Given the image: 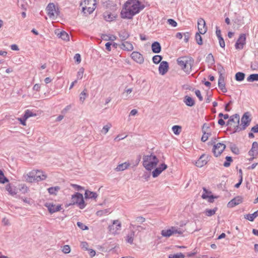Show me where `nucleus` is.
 <instances>
[{
    "instance_id": "obj_1",
    "label": "nucleus",
    "mask_w": 258,
    "mask_h": 258,
    "mask_svg": "<svg viewBox=\"0 0 258 258\" xmlns=\"http://www.w3.org/2000/svg\"><path fill=\"white\" fill-rule=\"evenodd\" d=\"M194 62V59L191 57L182 56L177 59V64L187 74L191 72Z\"/></svg>"
},
{
    "instance_id": "obj_2",
    "label": "nucleus",
    "mask_w": 258,
    "mask_h": 258,
    "mask_svg": "<svg viewBox=\"0 0 258 258\" xmlns=\"http://www.w3.org/2000/svg\"><path fill=\"white\" fill-rule=\"evenodd\" d=\"M143 160V165L148 171L154 169L159 162V159L156 156L152 154L144 155Z\"/></svg>"
},
{
    "instance_id": "obj_3",
    "label": "nucleus",
    "mask_w": 258,
    "mask_h": 258,
    "mask_svg": "<svg viewBox=\"0 0 258 258\" xmlns=\"http://www.w3.org/2000/svg\"><path fill=\"white\" fill-rule=\"evenodd\" d=\"M241 124H238L234 126V130L232 134L239 132L241 131L244 130L250 124L251 119L249 118L248 112H245L242 115L241 119Z\"/></svg>"
},
{
    "instance_id": "obj_4",
    "label": "nucleus",
    "mask_w": 258,
    "mask_h": 258,
    "mask_svg": "<svg viewBox=\"0 0 258 258\" xmlns=\"http://www.w3.org/2000/svg\"><path fill=\"white\" fill-rule=\"evenodd\" d=\"M145 8V5L139 0H130V19Z\"/></svg>"
},
{
    "instance_id": "obj_5",
    "label": "nucleus",
    "mask_w": 258,
    "mask_h": 258,
    "mask_svg": "<svg viewBox=\"0 0 258 258\" xmlns=\"http://www.w3.org/2000/svg\"><path fill=\"white\" fill-rule=\"evenodd\" d=\"M27 176V180L30 182L34 180L39 181L44 180L46 178V175L40 170H33L29 172Z\"/></svg>"
},
{
    "instance_id": "obj_6",
    "label": "nucleus",
    "mask_w": 258,
    "mask_h": 258,
    "mask_svg": "<svg viewBox=\"0 0 258 258\" xmlns=\"http://www.w3.org/2000/svg\"><path fill=\"white\" fill-rule=\"evenodd\" d=\"M72 199L73 204H78L80 209H83L85 207L86 205L82 194L76 192L72 196Z\"/></svg>"
},
{
    "instance_id": "obj_7",
    "label": "nucleus",
    "mask_w": 258,
    "mask_h": 258,
    "mask_svg": "<svg viewBox=\"0 0 258 258\" xmlns=\"http://www.w3.org/2000/svg\"><path fill=\"white\" fill-rule=\"evenodd\" d=\"M46 11L49 18H54L58 15L59 13L58 8H55V6L53 3H49L46 8Z\"/></svg>"
},
{
    "instance_id": "obj_8",
    "label": "nucleus",
    "mask_w": 258,
    "mask_h": 258,
    "mask_svg": "<svg viewBox=\"0 0 258 258\" xmlns=\"http://www.w3.org/2000/svg\"><path fill=\"white\" fill-rule=\"evenodd\" d=\"M225 148V145L223 143H219L217 144H214L213 148V152L214 156L216 157L220 156Z\"/></svg>"
},
{
    "instance_id": "obj_9",
    "label": "nucleus",
    "mask_w": 258,
    "mask_h": 258,
    "mask_svg": "<svg viewBox=\"0 0 258 258\" xmlns=\"http://www.w3.org/2000/svg\"><path fill=\"white\" fill-rule=\"evenodd\" d=\"M246 44V35L245 34H240L239 38L237 40L235 47L236 49H242Z\"/></svg>"
},
{
    "instance_id": "obj_10",
    "label": "nucleus",
    "mask_w": 258,
    "mask_h": 258,
    "mask_svg": "<svg viewBox=\"0 0 258 258\" xmlns=\"http://www.w3.org/2000/svg\"><path fill=\"white\" fill-rule=\"evenodd\" d=\"M120 16L122 19H129V0L126 1L123 5Z\"/></svg>"
},
{
    "instance_id": "obj_11",
    "label": "nucleus",
    "mask_w": 258,
    "mask_h": 258,
    "mask_svg": "<svg viewBox=\"0 0 258 258\" xmlns=\"http://www.w3.org/2000/svg\"><path fill=\"white\" fill-rule=\"evenodd\" d=\"M132 58L136 62L142 64L144 62V59L143 55L139 52L134 51L130 54Z\"/></svg>"
},
{
    "instance_id": "obj_12",
    "label": "nucleus",
    "mask_w": 258,
    "mask_h": 258,
    "mask_svg": "<svg viewBox=\"0 0 258 258\" xmlns=\"http://www.w3.org/2000/svg\"><path fill=\"white\" fill-rule=\"evenodd\" d=\"M169 70V63L166 61H162L159 66V73L161 75H164Z\"/></svg>"
},
{
    "instance_id": "obj_13",
    "label": "nucleus",
    "mask_w": 258,
    "mask_h": 258,
    "mask_svg": "<svg viewBox=\"0 0 258 258\" xmlns=\"http://www.w3.org/2000/svg\"><path fill=\"white\" fill-rule=\"evenodd\" d=\"M45 206L47 208L50 214H53L56 212L60 211L61 209L60 205L55 206L52 203H47L45 204Z\"/></svg>"
},
{
    "instance_id": "obj_14",
    "label": "nucleus",
    "mask_w": 258,
    "mask_h": 258,
    "mask_svg": "<svg viewBox=\"0 0 258 258\" xmlns=\"http://www.w3.org/2000/svg\"><path fill=\"white\" fill-rule=\"evenodd\" d=\"M120 222L118 220H114L112 224L108 226V229L110 232L115 233L118 230L120 229Z\"/></svg>"
},
{
    "instance_id": "obj_15",
    "label": "nucleus",
    "mask_w": 258,
    "mask_h": 258,
    "mask_svg": "<svg viewBox=\"0 0 258 258\" xmlns=\"http://www.w3.org/2000/svg\"><path fill=\"white\" fill-rule=\"evenodd\" d=\"M198 25L199 32L202 34H205L207 32L205 20L202 18L199 19L198 21Z\"/></svg>"
},
{
    "instance_id": "obj_16",
    "label": "nucleus",
    "mask_w": 258,
    "mask_h": 258,
    "mask_svg": "<svg viewBox=\"0 0 258 258\" xmlns=\"http://www.w3.org/2000/svg\"><path fill=\"white\" fill-rule=\"evenodd\" d=\"M242 200L243 199L241 197L237 196L228 202L227 207L228 208H233L235 206L241 203L242 202Z\"/></svg>"
},
{
    "instance_id": "obj_17",
    "label": "nucleus",
    "mask_w": 258,
    "mask_h": 258,
    "mask_svg": "<svg viewBox=\"0 0 258 258\" xmlns=\"http://www.w3.org/2000/svg\"><path fill=\"white\" fill-rule=\"evenodd\" d=\"M208 157L205 154L202 155L196 163V165L198 167H202L208 162Z\"/></svg>"
},
{
    "instance_id": "obj_18",
    "label": "nucleus",
    "mask_w": 258,
    "mask_h": 258,
    "mask_svg": "<svg viewBox=\"0 0 258 258\" xmlns=\"http://www.w3.org/2000/svg\"><path fill=\"white\" fill-rule=\"evenodd\" d=\"M250 156H256L258 155V143L257 142H253L251 149L248 152Z\"/></svg>"
},
{
    "instance_id": "obj_19",
    "label": "nucleus",
    "mask_w": 258,
    "mask_h": 258,
    "mask_svg": "<svg viewBox=\"0 0 258 258\" xmlns=\"http://www.w3.org/2000/svg\"><path fill=\"white\" fill-rule=\"evenodd\" d=\"M128 36L129 34L128 33L126 34V36H122V35H120V37L121 38L122 41H123L121 44L120 47L121 48L127 51L129 50V43L128 41H125V39L128 38Z\"/></svg>"
},
{
    "instance_id": "obj_20",
    "label": "nucleus",
    "mask_w": 258,
    "mask_h": 258,
    "mask_svg": "<svg viewBox=\"0 0 258 258\" xmlns=\"http://www.w3.org/2000/svg\"><path fill=\"white\" fill-rule=\"evenodd\" d=\"M151 48L153 52L155 53H159L161 51V46L158 41H154L152 43Z\"/></svg>"
},
{
    "instance_id": "obj_21",
    "label": "nucleus",
    "mask_w": 258,
    "mask_h": 258,
    "mask_svg": "<svg viewBox=\"0 0 258 258\" xmlns=\"http://www.w3.org/2000/svg\"><path fill=\"white\" fill-rule=\"evenodd\" d=\"M183 102L187 106L189 107H192L195 104V100L192 97L187 95L184 97Z\"/></svg>"
},
{
    "instance_id": "obj_22",
    "label": "nucleus",
    "mask_w": 258,
    "mask_h": 258,
    "mask_svg": "<svg viewBox=\"0 0 258 258\" xmlns=\"http://www.w3.org/2000/svg\"><path fill=\"white\" fill-rule=\"evenodd\" d=\"M84 195H85V198L86 199H95L96 198H97V197L98 196L96 192H93V191H91L89 190H86Z\"/></svg>"
},
{
    "instance_id": "obj_23",
    "label": "nucleus",
    "mask_w": 258,
    "mask_h": 258,
    "mask_svg": "<svg viewBox=\"0 0 258 258\" xmlns=\"http://www.w3.org/2000/svg\"><path fill=\"white\" fill-rule=\"evenodd\" d=\"M258 216V210L252 214H248L244 216V218L250 221H253L254 219Z\"/></svg>"
},
{
    "instance_id": "obj_24",
    "label": "nucleus",
    "mask_w": 258,
    "mask_h": 258,
    "mask_svg": "<svg viewBox=\"0 0 258 258\" xmlns=\"http://www.w3.org/2000/svg\"><path fill=\"white\" fill-rule=\"evenodd\" d=\"M162 236L165 237H169L173 235L172 227L168 229H164L161 232Z\"/></svg>"
},
{
    "instance_id": "obj_25",
    "label": "nucleus",
    "mask_w": 258,
    "mask_h": 258,
    "mask_svg": "<svg viewBox=\"0 0 258 258\" xmlns=\"http://www.w3.org/2000/svg\"><path fill=\"white\" fill-rule=\"evenodd\" d=\"M230 121L234 122L237 124H239L240 117L238 114H235L230 116L229 118Z\"/></svg>"
},
{
    "instance_id": "obj_26",
    "label": "nucleus",
    "mask_w": 258,
    "mask_h": 258,
    "mask_svg": "<svg viewBox=\"0 0 258 258\" xmlns=\"http://www.w3.org/2000/svg\"><path fill=\"white\" fill-rule=\"evenodd\" d=\"M57 36L63 40H65V41L69 40V38H70L69 35L64 31H62L59 33H58Z\"/></svg>"
},
{
    "instance_id": "obj_27",
    "label": "nucleus",
    "mask_w": 258,
    "mask_h": 258,
    "mask_svg": "<svg viewBox=\"0 0 258 258\" xmlns=\"http://www.w3.org/2000/svg\"><path fill=\"white\" fill-rule=\"evenodd\" d=\"M245 77V75L242 72H238L236 73L235 76V79L238 82H241L244 80Z\"/></svg>"
},
{
    "instance_id": "obj_28",
    "label": "nucleus",
    "mask_w": 258,
    "mask_h": 258,
    "mask_svg": "<svg viewBox=\"0 0 258 258\" xmlns=\"http://www.w3.org/2000/svg\"><path fill=\"white\" fill-rule=\"evenodd\" d=\"M218 210L217 207H215L213 209H206L204 212L205 215L208 217L214 215L216 212Z\"/></svg>"
},
{
    "instance_id": "obj_29",
    "label": "nucleus",
    "mask_w": 258,
    "mask_h": 258,
    "mask_svg": "<svg viewBox=\"0 0 258 258\" xmlns=\"http://www.w3.org/2000/svg\"><path fill=\"white\" fill-rule=\"evenodd\" d=\"M128 166L129 162H125L118 165L115 169L116 171H123L124 169H127Z\"/></svg>"
},
{
    "instance_id": "obj_30",
    "label": "nucleus",
    "mask_w": 258,
    "mask_h": 258,
    "mask_svg": "<svg viewBox=\"0 0 258 258\" xmlns=\"http://www.w3.org/2000/svg\"><path fill=\"white\" fill-rule=\"evenodd\" d=\"M206 61L210 65L212 66L215 63V59L212 53H209L206 57Z\"/></svg>"
},
{
    "instance_id": "obj_31",
    "label": "nucleus",
    "mask_w": 258,
    "mask_h": 258,
    "mask_svg": "<svg viewBox=\"0 0 258 258\" xmlns=\"http://www.w3.org/2000/svg\"><path fill=\"white\" fill-rule=\"evenodd\" d=\"M247 81L248 82H253L254 81H258V74H250L247 78Z\"/></svg>"
},
{
    "instance_id": "obj_32",
    "label": "nucleus",
    "mask_w": 258,
    "mask_h": 258,
    "mask_svg": "<svg viewBox=\"0 0 258 258\" xmlns=\"http://www.w3.org/2000/svg\"><path fill=\"white\" fill-rule=\"evenodd\" d=\"M95 8H94V7H83L82 8V12L84 13V14L85 15H88V14H91V13H93V12L94 11Z\"/></svg>"
},
{
    "instance_id": "obj_33",
    "label": "nucleus",
    "mask_w": 258,
    "mask_h": 258,
    "mask_svg": "<svg viewBox=\"0 0 258 258\" xmlns=\"http://www.w3.org/2000/svg\"><path fill=\"white\" fill-rule=\"evenodd\" d=\"M60 189V187L58 186L54 187H51L48 188V192L50 195H56V192Z\"/></svg>"
},
{
    "instance_id": "obj_34",
    "label": "nucleus",
    "mask_w": 258,
    "mask_h": 258,
    "mask_svg": "<svg viewBox=\"0 0 258 258\" xmlns=\"http://www.w3.org/2000/svg\"><path fill=\"white\" fill-rule=\"evenodd\" d=\"M88 95L87 89H84V90L80 94V101L82 103L84 102Z\"/></svg>"
},
{
    "instance_id": "obj_35",
    "label": "nucleus",
    "mask_w": 258,
    "mask_h": 258,
    "mask_svg": "<svg viewBox=\"0 0 258 258\" xmlns=\"http://www.w3.org/2000/svg\"><path fill=\"white\" fill-rule=\"evenodd\" d=\"M230 148L231 151L235 154L238 155L239 154V149L237 147L236 145L230 143Z\"/></svg>"
},
{
    "instance_id": "obj_36",
    "label": "nucleus",
    "mask_w": 258,
    "mask_h": 258,
    "mask_svg": "<svg viewBox=\"0 0 258 258\" xmlns=\"http://www.w3.org/2000/svg\"><path fill=\"white\" fill-rule=\"evenodd\" d=\"M9 181V179L4 175L3 171L0 170V183H5L6 182H8Z\"/></svg>"
},
{
    "instance_id": "obj_37",
    "label": "nucleus",
    "mask_w": 258,
    "mask_h": 258,
    "mask_svg": "<svg viewBox=\"0 0 258 258\" xmlns=\"http://www.w3.org/2000/svg\"><path fill=\"white\" fill-rule=\"evenodd\" d=\"M172 130L175 135H178L181 132V127L179 125H175L172 126Z\"/></svg>"
},
{
    "instance_id": "obj_38",
    "label": "nucleus",
    "mask_w": 258,
    "mask_h": 258,
    "mask_svg": "<svg viewBox=\"0 0 258 258\" xmlns=\"http://www.w3.org/2000/svg\"><path fill=\"white\" fill-rule=\"evenodd\" d=\"M34 116H36V114L34 113L33 112L28 109L25 111L24 114L23 115L24 117V119H27L29 117Z\"/></svg>"
},
{
    "instance_id": "obj_39",
    "label": "nucleus",
    "mask_w": 258,
    "mask_h": 258,
    "mask_svg": "<svg viewBox=\"0 0 258 258\" xmlns=\"http://www.w3.org/2000/svg\"><path fill=\"white\" fill-rule=\"evenodd\" d=\"M163 57L160 55H156L154 56L152 58L153 62L155 64H158L159 62H161Z\"/></svg>"
},
{
    "instance_id": "obj_40",
    "label": "nucleus",
    "mask_w": 258,
    "mask_h": 258,
    "mask_svg": "<svg viewBox=\"0 0 258 258\" xmlns=\"http://www.w3.org/2000/svg\"><path fill=\"white\" fill-rule=\"evenodd\" d=\"M226 161L223 164V166L225 167L230 166L231 163L233 161V159L231 156H226L225 158Z\"/></svg>"
},
{
    "instance_id": "obj_41",
    "label": "nucleus",
    "mask_w": 258,
    "mask_h": 258,
    "mask_svg": "<svg viewBox=\"0 0 258 258\" xmlns=\"http://www.w3.org/2000/svg\"><path fill=\"white\" fill-rule=\"evenodd\" d=\"M6 189L12 196H14L17 194L15 189H13L10 184H8L6 185Z\"/></svg>"
},
{
    "instance_id": "obj_42",
    "label": "nucleus",
    "mask_w": 258,
    "mask_h": 258,
    "mask_svg": "<svg viewBox=\"0 0 258 258\" xmlns=\"http://www.w3.org/2000/svg\"><path fill=\"white\" fill-rule=\"evenodd\" d=\"M200 34L201 33L199 32H197L196 34L195 38H196L197 43L199 45H201L203 44V39H202V38Z\"/></svg>"
},
{
    "instance_id": "obj_43",
    "label": "nucleus",
    "mask_w": 258,
    "mask_h": 258,
    "mask_svg": "<svg viewBox=\"0 0 258 258\" xmlns=\"http://www.w3.org/2000/svg\"><path fill=\"white\" fill-rule=\"evenodd\" d=\"M104 17L105 19L107 21H112L114 20V18L115 17L113 16V15H112L111 13H106L104 14Z\"/></svg>"
},
{
    "instance_id": "obj_44",
    "label": "nucleus",
    "mask_w": 258,
    "mask_h": 258,
    "mask_svg": "<svg viewBox=\"0 0 258 258\" xmlns=\"http://www.w3.org/2000/svg\"><path fill=\"white\" fill-rule=\"evenodd\" d=\"M185 255L183 253L180 252L174 254H169L168 258H184Z\"/></svg>"
},
{
    "instance_id": "obj_45",
    "label": "nucleus",
    "mask_w": 258,
    "mask_h": 258,
    "mask_svg": "<svg viewBox=\"0 0 258 258\" xmlns=\"http://www.w3.org/2000/svg\"><path fill=\"white\" fill-rule=\"evenodd\" d=\"M172 230L173 235L176 234L180 235L183 233V231L180 228H177V227L174 226H172Z\"/></svg>"
},
{
    "instance_id": "obj_46",
    "label": "nucleus",
    "mask_w": 258,
    "mask_h": 258,
    "mask_svg": "<svg viewBox=\"0 0 258 258\" xmlns=\"http://www.w3.org/2000/svg\"><path fill=\"white\" fill-rule=\"evenodd\" d=\"M217 70L219 75H223L225 73V69L220 63L217 64Z\"/></svg>"
},
{
    "instance_id": "obj_47",
    "label": "nucleus",
    "mask_w": 258,
    "mask_h": 258,
    "mask_svg": "<svg viewBox=\"0 0 258 258\" xmlns=\"http://www.w3.org/2000/svg\"><path fill=\"white\" fill-rule=\"evenodd\" d=\"M250 68L253 71H256L258 70V61H254L251 62Z\"/></svg>"
},
{
    "instance_id": "obj_48",
    "label": "nucleus",
    "mask_w": 258,
    "mask_h": 258,
    "mask_svg": "<svg viewBox=\"0 0 258 258\" xmlns=\"http://www.w3.org/2000/svg\"><path fill=\"white\" fill-rule=\"evenodd\" d=\"M218 87L223 93H226L227 91V89L225 87V83H218Z\"/></svg>"
},
{
    "instance_id": "obj_49",
    "label": "nucleus",
    "mask_w": 258,
    "mask_h": 258,
    "mask_svg": "<svg viewBox=\"0 0 258 258\" xmlns=\"http://www.w3.org/2000/svg\"><path fill=\"white\" fill-rule=\"evenodd\" d=\"M203 135L201 138V141L203 142H205L206 141H207L209 136L211 135L210 133H206L205 131H203Z\"/></svg>"
},
{
    "instance_id": "obj_50",
    "label": "nucleus",
    "mask_w": 258,
    "mask_h": 258,
    "mask_svg": "<svg viewBox=\"0 0 258 258\" xmlns=\"http://www.w3.org/2000/svg\"><path fill=\"white\" fill-rule=\"evenodd\" d=\"M77 226L82 230H85L88 229V227L86 225H84L83 223L81 222H78L77 223Z\"/></svg>"
},
{
    "instance_id": "obj_51",
    "label": "nucleus",
    "mask_w": 258,
    "mask_h": 258,
    "mask_svg": "<svg viewBox=\"0 0 258 258\" xmlns=\"http://www.w3.org/2000/svg\"><path fill=\"white\" fill-rule=\"evenodd\" d=\"M111 124L108 123V124H106V125L103 126L101 132L104 134H106L108 132L109 128L111 127Z\"/></svg>"
},
{
    "instance_id": "obj_52",
    "label": "nucleus",
    "mask_w": 258,
    "mask_h": 258,
    "mask_svg": "<svg viewBox=\"0 0 258 258\" xmlns=\"http://www.w3.org/2000/svg\"><path fill=\"white\" fill-rule=\"evenodd\" d=\"M233 101L230 100L227 104L225 105V111L227 112H229L231 110V108L229 106L233 104Z\"/></svg>"
},
{
    "instance_id": "obj_53",
    "label": "nucleus",
    "mask_w": 258,
    "mask_h": 258,
    "mask_svg": "<svg viewBox=\"0 0 258 258\" xmlns=\"http://www.w3.org/2000/svg\"><path fill=\"white\" fill-rule=\"evenodd\" d=\"M167 166L165 163H162L158 167H157L156 168L158 169L159 171H160V173H161L163 171L165 170L166 169H167Z\"/></svg>"
},
{
    "instance_id": "obj_54",
    "label": "nucleus",
    "mask_w": 258,
    "mask_h": 258,
    "mask_svg": "<svg viewBox=\"0 0 258 258\" xmlns=\"http://www.w3.org/2000/svg\"><path fill=\"white\" fill-rule=\"evenodd\" d=\"M74 58L75 60V62L79 64L81 62V55L79 53H76L75 55Z\"/></svg>"
},
{
    "instance_id": "obj_55",
    "label": "nucleus",
    "mask_w": 258,
    "mask_h": 258,
    "mask_svg": "<svg viewBox=\"0 0 258 258\" xmlns=\"http://www.w3.org/2000/svg\"><path fill=\"white\" fill-rule=\"evenodd\" d=\"M167 22L169 25H170L171 26H172V27H174L177 26V22L174 20H173L172 19H168Z\"/></svg>"
},
{
    "instance_id": "obj_56",
    "label": "nucleus",
    "mask_w": 258,
    "mask_h": 258,
    "mask_svg": "<svg viewBox=\"0 0 258 258\" xmlns=\"http://www.w3.org/2000/svg\"><path fill=\"white\" fill-rule=\"evenodd\" d=\"M151 176V172L150 171L145 172H144V174L142 176V177L145 179L146 181H148Z\"/></svg>"
},
{
    "instance_id": "obj_57",
    "label": "nucleus",
    "mask_w": 258,
    "mask_h": 258,
    "mask_svg": "<svg viewBox=\"0 0 258 258\" xmlns=\"http://www.w3.org/2000/svg\"><path fill=\"white\" fill-rule=\"evenodd\" d=\"M161 173L156 168L152 171V174L154 178L158 176Z\"/></svg>"
},
{
    "instance_id": "obj_58",
    "label": "nucleus",
    "mask_w": 258,
    "mask_h": 258,
    "mask_svg": "<svg viewBox=\"0 0 258 258\" xmlns=\"http://www.w3.org/2000/svg\"><path fill=\"white\" fill-rule=\"evenodd\" d=\"M88 243L86 241L82 242L81 243V246L82 248L84 249L85 250H88L89 248H88Z\"/></svg>"
},
{
    "instance_id": "obj_59",
    "label": "nucleus",
    "mask_w": 258,
    "mask_h": 258,
    "mask_svg": "<svg viewBox=\"0 0 258 258\" xmlns=\"http://www.w3.org/2000/svg\"><path fill=\"white\" fill-rule=\"evenodd\" d=\"M70 251H71V248L69 245H65L64 246H63V247L62 249V251L64 253H69L70 252Z\"/></svg>"
},
{
    "instance_id": "obj_60",
    "label": "nucleus",
    "mask_w": 258,
    "mask_h": 258,
    "mask_svg": "<svg viewBox=\"0 0 258 258\" xmlns=\"http://www.w3.org/2000/svg\"><path fill=\"white\" fill-rule=\"evenodd\" d=\"M84 72V69L83 68H81L79 69V70L77 73L78 78L81 79L82 78Z\"/></svg>"
},
{
    "instance_id": "obj_61",
    "label": "nucleus",
    "mask_w": 258,
    "mask_h": 258,
    "mask_svg": "<svg viewBox=\"0 0 258 258\" xmlns=\"http://www.w3.org/2000/svg\"><path fill=\"white\" fill-rule=\"evenodd\" d=\"M195 94L197 97L199 98V100L202 101L203 100V96L201 95V92L199 90H196L195 91Z\"/></svg>"
},
{
    "instance_id": "obj_62",
    "label": "nucleus",
    "mask_w": 258,
    "mask_h": 258,
    "mask_svg": "<svg viewBox=\"0 0 258 258\" xmlns=\"http://www.w3.org/2000/svg\"><path fill=\"white\" fill-rule=\"evenodd\" d=\"M218 40H219L220 46L222 48H224L225 46V41L224 40L223 38L220 37V38H218Z\"/></svg>"
},
{
    "instance_id": "obj_63",
    "label": "nucleus",
    "mask_w": 258,
    "mask_h": 258,
    "mask_svg": "<svg viewBox=\"0 0 258 258\" xmlns=\"http://www.w3.org/2000/svg\"><path fill=\"white\" fill-rule=\"evenodd\" d=\"M72 186L73 187H74L75 188L76 190H81L82 189H83V188H84L81 186L79 185H77V184H72Z\"/></svg>"
},
{
    "instance_id": "obj_64",
    "label": "nucleus",
    "mask_w": 258,
    "mask_h": 258,
    "mask_svg": "<svg viewBox=\"0 0 258 258\" xmlns=\"http://www.w3.org/2000/svg\"><path fill=\"white\" fill-rule=\"evenodd\" d=\"M251 131L254 133H258V124L255 125V126H253Z\"/></svg>"
}]
</instances>
